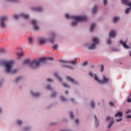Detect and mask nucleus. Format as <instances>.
Returning <instances> with one entry per match:
<instances>
[{
  "mask_svg": "<svg viewBox=\"0 0 131 131\" xmlns=\"http://www.w3.org/2000/svg\"><path fill=\"white\" fill-rule=\"evenodd\" d=\"M38 42H39L40 45H43V43H46V40L44 38L41 37H39L37 39Z\"/></svg>",
  "mask_w": 131,
  "mask_h": 131,
  "instance_id": "obj_8",
  "label": "nucleus"
},
{
  "mask_svg": "<svg viewBox=\"0 0 131 131\" xmlns=\"http://www.w3.org/2000/svg\"><path fill=\"white\" fill-rule=\"evenodd\" d=\"M74 98H72L70 99V100L72 101V102H74Z\"/></svg>",
  "mask_w": 131,
  "mask_h": 131,
  "instance_id": "obj_53",
  "label": "nucleus"
},
{
  "mask_svg": "<svg viewBox=\"0 0 131 131\" xmlns=\"http://www.w3.org/2000/svg\"><path fill=\"white\" fill-rule=\"evenodd\" d=\"M97 6H95L93 9H92V12L93 13V14H95V13H97Z\"/></svg>",
  "mask_w": 131,
  "mask_h": 131,
  "instance_id": "obj_18",
  "label": "nucleus"
},
{
  "mask_svg": "<svg viewBox=\"0 0 131 131\" xmlns=\"http://www.w3.org/2000/svg\"><path fill=\"white\" fill-rule=\"evenodd\" d=\"M4 66L5 68V71L7 73H12V74H14L17 73L18 72V70L17 69H12L13 66H14V61L10 60L5 62L4 63Z\"/></svg>",
  "mask_w": 131,
  "mask_h": 131,
  "instance_id": "obj_2",
  "label": "nucleus"
},
{
  "mask_svg": "<svg viewBox=\"0 0 131 131\" xmlns=\"http://www.w3.org/2000/svg\"><path fill=\"white\" fill-rule=\"evenodd\" d=\"M62 67H68V68H70L71 69H72V67H69V66H66L64 65H62Z\"/></svg>",
  "mask_w": 131,
  "mask_h": 131,
  "instance_id": "obj_44",
  "label": "nucleus"
},
{
  "mask_svg": "<svg viewBox=\"0 0 131 131\" xmlns=\"http://www.w3.org/2000/svg\"><path fill=\"white\" fill-rule=\"evenodd\" d=\"M67 79H68V80H69V81H71V82H73V83H76V81L74 80V79L71 78V77H67Z\"/></svg>",
  "mask_w": 131,
  "mask_h": 131,
  "instance_id": "obj_14",
  "label": "nucleus"
},
{
  "mask_svg": "<svg viewBox=\"0 0 131 131\" xmlns=\"http://www.w3.org/2000/svg\"><path fill=\"white\" fill-rule=\"evenodd\" d=\"M20 79H22V77H18L15 79V82H18V81H19V80H20Z\"/></svg>",
  "mask_w": 131,
  "mask_h": 131,
  "instance_id": "obj_25",
  "label": "nucleus"
},
{
  "mask_svg": "<svg viewBox=\"0 0 131 131\" xmlns=\"http://www.w3.org/2000/svg\"><path fill=\"white\" fill-rule=\"evenodd\" d=\"M130 10H131V7H129L127 8L125 11V14H128V13H129V12L130 11Z\"/></svg>",
  "mask_w": 131,
  "mask_h": 131,
  "instance_id": "obj_21",
  "label": "nucleus"
},
{
  "mask_svg": "<svg viewBox=\"0 0 131 131\" xmlns=\"http://www.w3.org/2000/svg\"><path fill=\"white\" fill-rule=\"evenodd\" d=\"M29 129V128L28 127H25L24 128V130H28Z\"/></svg>",
  "mask_w": 131,
  "mask_h": 131,
  "instance_id": "obj_50",
  "label": "nucleus"
},
{
  "mask_svg": "<svg viewBox=\"0 0 131 131\" xmlns=\"http://www.w3.org/2000/svg\"><path fill=\"white\" fill-rule=\"evenodd\" d=\"M122 121V118L116 120L117 122H119V121Z\"/></svg>",
  "mask_w": 131,
  "mask_h": 131,
  "instance_id": "obj_45",
  "label": "nucleus"
},
{
  "mask_svg": "<svg viewBox=\"0 0 131 131\" xmlns=\"http://www.w3.org/2000/svg\"><path fill=\"white\" fill-rule=\"evenodd\" d=\"M62 85L63 86H64V88H69V86L66 83H63Z\"/></svg>",
  "mask_w": 131,
  "mask_h": 131,
  "instance_id": "obj_32",
  "label": "nucleus"
},
{
  "mask_svg": "<svg viewBox=\"0 0 131 131\" xmlns=\"http://www.w3.org/2000/svg\"><path fill=\"white\" fill-rule=\"evenodd\" d=\"M80 21H77V20H76L75 21H73L72 23V26H75L76 25H77V22H80Z\"/></svg>",
  "mask_w": 131,
  "mask_h": 131,
  "instance_id": "obj_23",
  "label": "nucleus"
},
{
  "mask_svg": "<svg viewBox=\"0 0 131 131\" xmlns=\"http://www.w3.org/2000/svg\"><path fill=\"white\" fill-rule=\"evenodd\" d=\"M13 18L14 19H15V20H16L17 19H19V18H20V16L17 15H15L13 16Z\"/></svg>",
  "mask_w": 131,
  "mask_h": 131,
  "instance_id": "obj_28",
  "label": "nucleus"
},
{
  "mask_svg": "<svg viewBox=\"0 0 131 131\" xmlns=\"http://www.w3.org/2000/svg\"><path fill=\"white\" fill-rule=\"evenodd\" d=\"M120 43L122 45L123 47L125 48V49H128L129 47L128 46L126 45V41L123 42L122 40H120Z\"/></svg>",
  "mask_w": 131,
  "mask_h": 131,
  "instance_id": "obj_10",
  "label": "nucleus"
},
{
  "mask_svg": "<svg viewBox=\"0 0 131 131\" xmlns=\"http://www.w3.org/2000/svg\"><path fill=\"white\" fill-rule=\"evenodd\" d=\"M127 118H131V115L127 116Z\"/></svg>",
  "mask_w": 131,
  "mask_h": 131,
  "instance_id": "obj_54",
  "label": "nucleus"
},
{
  "mask_svg": "<svg viewBox=\"0 0 131 131\" xmlns=\"http://www.w3.org/2000/svg\"><path fill=\"white\" fill-rule=\"evenodd\" d=\"M94 118H95V122H98V118H97L96 115L94 116Z\"/></svg>",
  "mask_w": 131,
  "mask_h": 131,
  "instance_id": "obj_43",
  "label": "nucleus"
},
{
  "mask_svg": "<svg viewBox=\"0 0 131 131\" xmlns=\"http://www.w3.org/2000/svg\"><path fill=\"white\" fill-rule=\"evenodd\" d=\"M75 123L78 124V122H79V121L78 120V119H76V120L75 121Z\"/></svg>",
  "mask_w": 131,
  "mask_h": 131,
  "instance_id": "obj_48",
  "label": "nucleus"
},
{
  "mask_svg": "<svg viewBox=\"0 0 131 131\" xmlns=\"http://www.w3.org/2000/svg\"><path fill=\"white\" fill-rule=\"evenodd\" d=\"M127 102H128V103H130V102H131V98L128 99Z\"/></svg>",
  "mask_w": 131,
  "mask_h": 131,
  "instance_id": "obj_49",
  "label": "nucleus"
},
{
  "mask_svg": "<svg viewBox=\"0 0 131 131\" xmlns=\"http://www.w3.org/2000/svg\"><path fill=\"white\" fill-rule=\"evenodd\" d=\"M115 117H121V116H123V114L121 112H119L117 113L115 115Z\"/></svg>",
  "mask_w": 131,
  "mask_h": 131,
  "instance_id": "obj_16",
  "label": "nucleus"
},
{
  "mask_svg": "<svg viewBox=\"0 0 131 131\" xmlns=\"http://www.w3.org/2000/svg\"><path fill=\"white\" fill-rule=\"evenodd\" d=\"M111 43V39H109L108 41H107V45H110Z\"/></svg>",
  "mask_w": 131,
  "mask_h": 131,
  "instance_id": "obj_47",
  "label": "nucleus"
},
{
  "mask_svg": "<svg viewBox=\"0 0 131 131\" xmlns=\"http://www.w3.org/2000/svg\"><path fill=\"white\" fill-rule=\"evenodd\" d=\"M50 42H51V43H53L55 41V39L54 38H51L49 39Z\"/></svg>",
  "mask_w": 131,
  "mask_h": 131,
  "instance_id": "obj_27",
  "label": "nucleus"
},
{
  "mask_svg": "<svg viewBox=\"0 0 131 131\" xmlns=\"http://www.w3.org/2000/svg\"><path fill=\"white\" fill-rule=\"evenodd\" d=\"M93 42L94 43L92 44L90 46L88 47L89 50H95L96 49V45H99L100 43V41H99V38L97 37H94L92 39Z\"/></svg>",
  "mask_w": 131,
  "mask_h": 131,
  "instance_id": "obj_4",
  "label": "nucleus"
},
{
  "mask_svg": "<svg viewBox=\"0 0 131 131\" xmlns=\"http://www.w3.org/2000/svg\"><path fill=\"white\" fill-rule=\"evenodd\" d=\"M82 65L83 66H86L88 65V61H85L82 63Z\"/></svg>",
  "mask_w": 131,
  "mask_h": 131,
  "instance_id": "obj_35",
  "label": "nucleus"
},
{
  "mask_svg": "<svg viewBox=\"0 0 131 131\" xmlns=\"http://www.w3.org/2000/svg\"><path fill=\"white\" fill-rule=\"evenodd\" d=\"M60 99L62 102H66L67 101V99L63 96L60 97Z\"/></svg>",
  "mask_w": 131,
  "mask_h": 131,
  "instance_id": "obj_22",
  "label": "nucleus"
},
{
  "mask_svg": "<svg viewBox=\"0 0 131 131\" xmlns=\"http://www.w3.org/2000/svg\"><path fill=\"white\" fill-rule=\"evenodd\" d=\"M65 94H66V95H68V94H69V92L68 91H65Z\"/></svg>",
  "mask_w": 131,
  "mask_h": 131,
  "instance_id": "obj_55",
  "label": "nucleus"
},
{
  "mask_svg": "<svg viewBox=\"0 0 131 131\" xmlns=\"http://www.w3.org/2000/svg\"><path fill=\"white\" fill-rule=\"evenodd\" d=\"M55 76L58 79L59 81H62V78H61L60 77H59V75H58V74L56 73H54Z\"/></svg>",
  "mask_w": 131,
  "mask_h": 131,
  "instance_id": "obj_19",
  "label": "nucleus"
},
{
  "mask_svg": "<svg viewBox=\"0 0 131 131\" xmlns=\"http://www.w3.org/2000/svg\"><path fill=\"white\" fill-rule=\"evenodd\" d=\"M89 75H90V76H91L92 77H94V74H93V73H92V72H90L89 73Z\"/></svg>",
  "mask_w": 131,
  "mask_h": 131,
  "instance_id": "obj_42",
  "label": "nucleus"
},
{
  "mask_svg": "<svg viewBox=\"0 0 131 131\" xmlns=\"http://www.w3.org/2000/svg\"><path fill=\"white\" fill-rule=\"evenodd\" d=\"M47 60H54V58L53 57H43L38 59H34L32 61V62L30 61V59H26L23 62L24 65L28 64L31 68L32 69H36V68H38L39 65L41 64V63H45Z\"/></svg>",
  "mask_w": 131,
  "mask_h": 131,
  "instance_id": "obj_1",
  "label": "nucleus"
},
{
  "mask_svg": "<svg viewBox=\"0 0 131 131\" xmlns=\"http://www.w3.org/2000/svg\"><path fill=\"white\" fill-rule=\"evenodd\" d=\"M95 102L92 101V102H91V107H92V108H95Z\"/></svg>",
  "mask_w": 131,
  "mask_h": 131,
  "instance_id": "obj_29",
  "label": "nucleus"
},
{
  "mask_svg": "<svg viewBox=\"0 0 131 131\" xmlns=\"http://www.w3.org/2000/svg\"><path fill=\"white\" fill-rule=\"evenodd\" d=\"M114 124V121L111 122L109 125L107 126V127H108V128H111V126H112V125H113Z\"/></svg>",
  "mask_w": 131,
  "mask_h": 131,
  "instance_id": "obj_20",
  "label": "nucleus"
},
{
  "mask_svg": "<svg viewBox=\"0 0 131 131\" xmlns=\"http://www.w3.org/2000/svg\"><path fill=\"white\" fill-rule=\"evenodd\" d=\"M47 90H52V87H51V85H48L47 86Z\"/></svg>",
  "mask_w": 131,
  "mask_h": 131,
  "instance_id": "obj_39",
  "label": "nucleus"
},
{
  "mask_svg": "<svg viewBox=\"0 0 131 131\" xmlns=\"http://www.w3.org/2000/svg\"><path fill=\"white\" fill-rule=\"evenodd\" d=\"M29 43H30V44L32 43V42L33 41V38L29 37Z\"/></svg>",
  "mask_w": 131,
  "mask_h": 131,
  "instance_id": "obj_26",
  "label": "nucleus"
},
{
  "mask_svg": "<svg viewBox=\"0 0 131 131\" xmlns=\"http://www.w3.org/2000/svg\"><path fill=\"white\" fill-rule=\"evenodd\" d=\"M31 24L33 25L34 30H39V27L36 25V20L33 19L31 20Z\"/></svg>",
  "mask_w": 131,
  "mask_h": 131,
  "instance_id": "obj_7",
  "label": "nucleus"
},
{
  "mask_svg": "<svg viewBox=\"0 0 131 131\" xmlns=\"http://www.w3.org/2000/svg\"><path fill=\"white\" fill-rule=\"evenodd\" d=\"M109 120H110V117H107L106 120L108 121Z\"/></svg>",
  "mask_w": 131,
  "mask_h": 131,
  "instance_id": "obj_51",
  "label": "nucleus"
},
{
  "mask_svg": "<svg viewBox=\"0 0 131 131\" xmlns=\"http://www.w3.org/2000/svg\"><path fill=\"white\" fill-rule=\"evenodd\" d=\"M7 2H14V3H17L18 0H7Z\"/></svg>",
  "mask_w": 131,
  "mask_h": 131,
  "instance_id": "obj_38",
  "label": "nucleus"
},
{
  "mask_svg": "<svg viewBox=\"0 0 131 131\" xmlns=\"http://www.w3.org/2000/svg\"><path fill=\"white\" fill-rule=\"evenodd\" d=\"M20 16L24 19H28V18H29V15L25 13H21Z\"/></svg>",
  "mask_w": 131,
  "mask_h": 131,
  "instance_id": "obj_13",
  "label": "nucleus"
},
{
  "mask_svg": "<svg viewBox=\"0 0 131 131\" xmlns=\"http://www.w3.org/2000/svg\"><path fill=\"white\" fill-rule=\"evenodd\" d=\"M17 124H18V125H21V124H22V123H23V122L21 120H17Z\"/></svg>",
  "mask_w": 131,
  "mask_h": 131,
  "instance_id": "obj_30",
  "label": "nucleus"
},
{
  "mask_svg": "<svg viewBox=\"0 0 131 131\" xmlns=\"http://www.w3.org/2000/svg\"><path fill=\"white\" fill-rule=\"evenodd\" d=\"M128 113H130V111H128L126 112V114H128Z\"/></svg>",
  "mask_w": 131,
  "mask_h": 131,
  "instance_id": "obj_52",
  "label": "nucleus"
},
{
  "mask_svg": "<svg viewBox=\"0 0 131 131\" xmlns=\"http://www.w3.org/2000/svg\"><path fill=\"white\" fill-rule=\"evenodd\" d=\"M94 79L97 81L98 83H108V81H109V78H106L105 76L103 77V80L99 79L96 74H94Z\"/></svg>",
  "mask_w": 131,
  "mask_h": 131,
  "instance_id": "obj_5",
  "label": "nucleus"
},
{
  "mask_svg": "<svg viewBox=\"0 0 131 131\" xmlns=\"http://www.w3.org/2000/svg\"><path fill=\"white\" fill-rule=\"evenodd\" d=\"M52 48H53L54 50H57V49H58V45H54V46L52 47Z\"/></svg>",
  "mask_w": 131,
  "mask_h": 131,
  "instance_id": "obj_31",
  "label": "nucleus"
},
{
  "mask_svg": "<svg viewBox=\"0 0 131 131\" xmlns=\"http://www.w3.org/2000/svg\"><path fill=\"white\" fill-rule=\"evenodd\" d=\"M110 105L112 106V107H115V104H114V103L110 102Z\"/></svg>",
  "mask_w": 131,
  "mask_h": 131,
  "instance_id": "obj_37",
  "label": "nucleus"
},
{
  "mask_svg": "<svg viewBox=\"0 0 131 131\" xmlns=\"http://www.w3.org/2000/svg\"><path fill=\"white\" fill-rule=\"evenodd\" d=\"M65 17L67 19H73L75 21H85L88 17L86 16H70L68 14H65Z\"/></svg>",
  "mask_w": 131,
  "mask_h": 131,
  "instance_id": "obj_3",
  "label": "nucleus"
},
{
  "mask_svg": "<svg viewBox=\"0 0 131 131\" xmlns=\"http://www.w3.org/2000/svg\"><path fill=\"white\" fill-rule=\"evenodd\" d=\"M59 62H61V63H71V64H73V65L76 64V61H68L66 60L60 59L59 60Z\"/></svg>",
  "mask_w": 131,
  "mask_h": 131,
  "instance_id": "obj_9",
  "label": "nucleus"
},
{
  "mask_svg": "<svg viewBox=\"0 0 131 131\" xmlns=\"http://www.w3.org/2000/svg\"><path fill=\"white\" fill-rule=\"evenodd\" d=\"M31 95H32L33 97H35L36 98H38L40 96L39 93H34L33 91H31Z\"/></svg>",
  "mask_w": 131,
  "mask_h": 131,
  "instance_id": "obj_15",
  "label": "nucleus"
},
{
  "mask_svg": "<svg viewBox=\"0 0 131 131\" xmlns=\"http://www.w3.org/2000/svg\"><path fill=\"white\" fill-rule=\"evenodd\" d=\"M70 115L71 118H73V117H74V116L73 115V113L71 112L70 113Z\"/></svg>",
  "mask_w": 131,
  "mask_h": 131,
  "instance_id": "obj_34",
  "label": "nucleus"
},
{
  "mask_svg": "<svg viewBox=\"0 0 131 131\" xmlns=\"http://www.w3.org/2000/svg\"><path fill=\"white\" fill-rule=\"evenodd\" d=\"M110 37H115L116 36V31H111L110 33Z\"/></svg>",
  "mask_w": 131,
  "mask_h": 131,
  "instance_id": "obj_12",
  "label": "nucleus"
},
{
  "mask_svg": "<svg viewBox=\"0 0 131 131\" xmlns=\"http://www.w3.org/2000/svg\"><path fill=\"white\" fill-rule=\"evenodd\" d=\"M1 19V26L2 28H6V24L5 23V21L8 20V17L6 16H3L0 17Z\"/></svg>",
  "mask_w": 131,
  "mask_h": 131,
  "instance_id": "obj_6",
  "label": "nucleus"
},
{
  "mask_svg": "<svg viewBox=\"0 0 131 131\" xmlns=\"http://www.w3.org/2000/svg\"><path fill=\"white\" fill-rule=\"evenodd\" d=\"M119 20V17H115L114 18V22L115 23H116L118 20Z\"/></svg>",
  "mask_w": 131,
  "mask_h": 131,
  "instance_id": "obj_24",
  "label": "nucleus"
},
{
  "mask_svg": "<svg viewBox=\"0 0 131 131\" xmlns=\"http://www.w3.org/2000/svg\"><path fill=\"white\" fill-rule=\"evenodd\" d=\"M103 3L104 5L106 6V5H107V4L108 3V1H107V0H103Z\"/></svg>",
  "mask_w": 131,
  "mask_h": 131,
  "instance_id": "obj_40",
  "label": "nucleus"
},
{
  "mask_svg": "<svg viewBox=\"0 0 131 131\" xmlns=\"http://www.w3.org/2000/svg\"><path fill=\"white\" fill-rule=\"evenodd\" d=\"M2 112V108H0V113Z\"/></svg>",
  "mask_w": 131,
  "mask_h": 131,
  "instance_id": "obj_56",
  "label": "nucleus"
},
{
  "mask_svg": "<svg viewBox=\"0 0 131 131\" xmlns=\"http://www.w3.org/2000/svg\"><path fill=\"white\" fill-rule=\"evenodd\" d=\"M130 57H131V53L130 54Z\"/></svg>",
  "mask_w": 131,
  "mask_h": 131,
  "instance_id": "obj_57",
  "label": "nucleus"
},
{
  "mask_svg": "<svg viewBox=\"0 0 131 131\" xmlns=\"http://www.w3.org/2000/svg\"><path fill=\"white\" fill-rule=\"evenodd\" d=\"M95 26H96V24H92L91 25V26L90 27V32H93V31H94V28H95Z\"/></svg>",
  "mask_w": 131,
  "mask_h": 131,
  "instance_id": "obj_17",
  "label": "nucleus"
},
{
  "mask_svg": "<svg viewBox=\"0 0 131 131\" xmlns=\"http://www.w3.org/2000/svg\"><path fill=\"white\" fill-rule=\"evenodd\" d=\"M22 56H23V52L18 53V56L19 57V58H20V57H22Z\"/></svg>",
  "mask_w": 131,
  "mask_h": 131,
  "instance_id": "obj_33",
  "label": "nucleus"
},
{
  "mask_svg": "<svg viewBox=\"0 0 131 131\" xmlns=\"http://www.w3.org/2000/svg\"><path fill=\"white\" fill-rule=\"evenodd\" d=\"M47 81H49V82H51V81H53V80H52V79L51 78H48L47 79Z\"/></svg>",
  "mask_w": 131,
  "mask_h": 131,
  "instance_id": "obj_46",
  "label": "nucleus"
},
{
  "mask_svg": "<svg viewBox=\"0 0 131 131\" xmlns=\"http://www.w3.org/2000/svg\"><path fill=\"white\" fill-rule=\"evenodd\" d=\"M57 95V93L56 92L53 93L52 95H51V97H56V95Z\"/></svg>",
  "mask_w": 131,
  "mask_h": 131,
  "instance_id": "obj_41",
  "label": "nucleus"
},
{
  "mask_svg": "<svg viewBox=\"0 0 131 131\" xmlns=\"http://www.w3.org/2000/svg\"><path fill=\"white\" fill-rule=\"evenodd\" d=\"M32 10L35 11V12H41L42 11V9L40 7H33L32 8Z\"/></svg>",
  "mask_w": 131,
  "mask_h": 131,
  "instance_id": "obj_11",
  "label": "nucleus"
},
{
  "mask_svg": "<svg viewBox=\"0 0 131 131\" xmlns=\"http://www.w3.org/2000/svg\"><path fill=\"white\" fill-rule=\"evenodd\" d=\"M103 71H104V66L102 64L101 66V72H103Z\"/></svg>",
  "mask_w": 131,
  "mask_h": 131,
  "instance_id": "obj_36",
  "label": "nucleus"
}]
</instances>
